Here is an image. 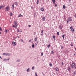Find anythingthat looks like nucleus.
I'll return each instance as SVG.
<instances>
[{
  "label": "nucleus",
  "mask_w": 76,
  "mask_h": 76,
  "mask_svg": "<svg viewBox=\"0 0 76 76\" xmlns=\"http://www.w3.org/2000/svg\"><path fill=\"white\" fill-rule=\"evenodd\" d=\"M70 29H71V31L72 32H74L75 31V29L74 28H73V26H71L70 27Z\"/></svg>",
  "instance_id": "4"
},
{
  "label": "nucleus",
  "mask_w": 76,
  "mask_h": 76,
  "mask_svg": "<svg viewBox=\"0 0 76 76\" xmlns=\"http://www.w3.org/2000/svg\"><path fill=\"white\" fill-rule=\"evenodd\" d=\"M28 26L29 27H31V26L30 25H29Z\"/></svg>",
  "instance_id": "47"
},
{
  "label": "nucleus",
  "mask_w": 76,
  "mask_h": 76,
  "mask_svg": "<svg viewBox=\"0 0 76 76\" xmlns=\"http://www.w3.org/2000/svg\"><path fill=\"white\" fill-rule=\"evenodd\" d=\"M12 44L13 46H16V43L13 41L12 42Z\"/></svg>",
  "instance_id": "5"
},
{
  "label": "nucleus",
  "mask_w": 76,
  "mask_h": 76,
  "mask_svg": "<svg viewBox=\"0 0 76 76\" xmlns=\"http://www.w3.org/2000/svg\"><path fill=\"white\" fill-rule=\"evenodd\" d=\"M14 4H13L12 5V9H13V10H14V7H14Z\"/></svg>",
  "instance_id": "13"
},
{
  "label": "nucleus",
  "mask_w": 76,
  "mask_h": 76,
  "mask_svg": "<svg viewBox=\"0 0 76 76\" xmlns=\"http://www.w3.org/2000/svg\"><path fill=\"white\" fill-rule=\"evenodd\" d=\"M21 41L22 42H24V41H23V39H21Z\"/></svg>",
  "instance_id": "30"
},
{
  "label": "nucleus",
  "mask_w": 76,
  "mask_h": 76,
  "mask_svg": "<svg viewBox=\"0 0 76 76\" xmlns=\"http://www.w3.org/2000/svg\"><path fill=\"white\" fill-rule=\"evenodd\" d=\"M57 35H59V32H57Z\"/></svg>",
  "instance_id": "31"
},
{
  "label": "nucleus",
  "mask_w": 76,
  "mask_h": 76,
  "mask_svg": "<svg viewBox=\"0 0 76 76\" xmlns=\"http://www.w3.org/2000/svg\"><path fill=\"white\" fill-rule=\"evenodd\" d=\"M75 69H76V66H75Z\"/></svg>",
  "instance_id": "62"
},
{
  "label": "nucleus",
  "mask_w": 76,
  "mask_h": 76,
  "mask_svg": "<svg viewBox=\"0 0 76 76\" xmlns=\"http://www.w3.org/2000/svg\"><path fill=\"white\" fill-rule=\"evenodd\" d=\"M9 6H7V7H6L5 8V10L6 11H8L9 10Z\"/></svg>",
  "instance_id": "3"
},
{
  "label": "nucleus",
  "mask_w": 76,
  "mask_h": 76,
  "mask_svg": "<svg viewBox=\"0 0 76 76\" xmlns=\"http://www.w3.org/2000/svg\"><path fill=\"white\" fill-rule=\"evenodd\" d=\"M31 69L32 70H34V66H33Z\"/></svg>",
  "instance_id": "33"
},
{
  "label": "nucleus",
  "mask_w": 76,
  "mask_h": 76,
  "mask_svg": "<svg viewBox=\"0 0 76 76\" xmlns=\"http://www.w3.org/2000/svg\"><path fill=\"white\" fill-rule=\"evenodd\" d=\"M2 6H0V9H1V8H2Z\"/></svg>",
  "instance_id": "41"
},
{
  "label": "nucleus",
  "mask_w": 76,
  "mask_h": 76,
  "mask_svg": "<svg viewBox=\"0 0 76 76\" xmlns=\"http://www.w3.org/2000/svg\"><path fill=\"white\" fill-rule=\"evenodd\" d=\"M68 70L69 71V72H71V68H70V66H69L67 68Z\"/></svg>",
  "instance_id": "7"
},
{
  "label": "nucleus",
  "mask_w": 76,
  "mask_h": 76,
  "mask_svg": "<svg viewBox=\"0 0 76 76\" xmlns=\"http://www.w3.org/2000/svg\"><path fill=\"white\" fill-rule=\"evenodd\" d=\"M59 28L60 29H61V30H62V28H63V26L61 25H60L59 26Z\"/></svg>",
  "instance_id": "6"
},
{
  "label": "nucleus",
  "mask_w": 76,
  "mask_h": 76,
  "mask_svg": "<svg viewBox=\"0 0 76 76\" xmlns=\"http://www.w3.org/2000/svg\"><path fill=\"white\" fill-rule=\"evenodd\" d=\"M63 46H62L61 47V49H63Z\"/></svg>",
  "instance_id": "48"
},
{
  "label": "nucleus",
  "mask_w": 76,
  "mask_h": 76,
  "mask_svg": "<svg viewBox=\"0 0 76 76\" xmlns=\"http://www.w3.org/2000/svg\"><path fill=\"white\" fill-rule=\"evenodd\" d=\"M29 70H30H30H31L30 69V68H28V69L26 70V71L27 72H29Z\"/></svg>",
  "instance_id": "12"
},
{
  "label": "nucleus",
  "mask_w": 76,
  "mask_h": 76,
  "mask_svg": "<svg viewBox=\"0 0 76 76\" xmlns=\"http://www.w3.org/2000/svg\"><path fill=\"white\" fill-rule=\"evenodd\" d=\"M50 47V44H49V45H48V48H49Z\"/></svg>",
  "instance_id": "17"
},
{
  "label": "nucleus",
  "mask_w": 76,
  "mask_h": 76,
  "mask_svg": "<svg viewBox=\"0 0 76 76\" xmlns=\"http://www.w3.org/2000/svg\"><path fill=\"white\" fill-rule=\"evenodd\" d=\"M64 36H65L64 34L62 36V37H63V39L64 38Z\"/></svg>",
  "instance_id": "27"
},
{
  "label": "nucleus",
  "mask_w": 76,
  "mask_h": 76,
  "mask_svg": "<svg viewBox=\"0 0 76 76\" xmlns=\"http://www.w3.org/2000/svg\"><path fill=\"white\" fill-rule=\"evenodd\" d=\"M0 58H1V59H2V58H1V56H0Z\"/></svg>",
  "instance_id": "56"
},
{
  "label": "nucleus",
  "mask_w": 76,
  "mask_h": 76,
  "mask_svg": "<svg viewBox=\"0 0 76 76\" xmlns=\"http://www.w3.org/2000/svg\"><path fill=\"white\" fill-rule=\"evenodd\" d=\"M63 9H66V6H65V5H63Z\"/></svg>",
  "instance_id": "22"
},
{
  "label": "nucleus",
  "mask_w": 76,
  "mask_h": 76,
  "mask_svg": "<svg viewBox=\"0 0 76 76\" xmlns=\"http://www.w3.org/2000/svg\"><path fill=\"white\" fill-rule=\"evenodd\" d=\"M20 32V31L19 30V29H18L17 30V32Z\"/></svg>",
  "instance_id": "38"
},
{
  "label": "nucleus",
  "mask_w": 76,
  "mask_h": 76,
  "mask_svg": "<svg viewBox=\"0 0 76 76\" xmlns=\"http://www.w3.org/2000/svg\"><path fill=\"white\" fill-rule=\"evenodd\" d=\"M49 66H50V67H52V64L50 63L49 64Z\"/></svg>",
  "instance_id": "29"
},
{
  "label": "nucleus",
  "mask_w": 76,
  "mask_h": 76,
  "mask_svg": "<svg viewBox=\"0 0 76 76\" xmlns=\"http://www.w3.org/2000/svg\"><path fill=\"white\" fill-rule=\"evenodd\" d=\"M14 23H15V25L16 26H17V25H18V24H17L16 21H14Z\"/></svg>",
  "instance_id": "15"
},
{
  "label": "nucleus",
  "mask_w": 76,
  "mask_h": 76,
  "mask_svg": "<svg viewBox=\"0 0 76 76\" xmlns=\"http://www.w3.org/2000/svg\"><path fill=\"white\" fill-rule=\"evenodd\" d=\"M53 39H55L56 38V37H55V36H53Z\"/></svg>",
  "instance_id": "25"
},
{
  "label": "nucleus",
  "mask_w": 76,
  "mask_h": 76,
  "mask_svg": "<svg viewBox=\"0 0 76 76\" xmlns=\"http://www.w3.org/2000/svg\"><path fill=\"white\" fill-rule=\"evenodd\" d=\"M43 35V34L42 33V34H41V35L42 36Z\"/></svg>",
  "instance_id": "57"
},
{
  "label": "nucleus",
  "mask_w": 76,
  "mask_h": 76,
  "mask_svg": "<svg viewBox=\"0 0 76 76\" xmlns=\"http://www.w3.org/2000/svg\"><path fill=\"white\" fill-rule=\"evenodd\" d=\"M43 56V53H41V56Z\"/></svg>",
  "instance_id": "39"
},
{
  "label": "nucleus",
  "mask_w": 76,
  "mask_h": 76,
  "mask_svg": "<svg viewBox=\"0 0 76 76\" xmlns=\"http://www.w3.org/2000/svg\"><path fill=\"white\" fill-rule=\"evenodd\" d=\"M5 7V5H4L2 6V8H3V7Z\"/></svg>",
  "instance_id": "40"
},
{
  "label": "nucleus",
  "mask_w": 76,
  "mask_h": 76,
  "mask_svg": "<svg viewBox=\"0 0 76 76\" xmlns=\"http://www.w3.org/2000/svg\"><path fill=\"white\" fill-rule=\"evenodd\" d=\"M75 50H76V48H75Z\"/></svg>",
  "instance_id": "61"
},
{
  "label": "nucleus",
  "mask_w": 76,
  "mask_h": 76,
  "mask_svg": "<svg viewBox=\"0 0 76 76\" xmlns=\"http://www.w3.org/2000/svg\"><path fill=\"white\" fill-rule=\"evenodd\" d=\"M7 56H11V54L7 53Z\"/></svg>",
  "instance_id": "10"
},
{
  "label": "nucleus",
  "mask_w": 76,
  "mask_h": 76,
  "mask_svg": "<svg viewBox=\"0 0 76 76\" xmlns=\"http://www.w3.org/2000/svg\"><path fill=\"white\" fill-rule=\"evenodd\" d=\"M55 6H56H56H57V4H55Z\"/></svg>",
  "instance_id": "50"
},
{
  "label": "nucleus",
  "mask_w": 76,
  "mask_h": 76,
  "mask_svg": "<svg viewBox=\"0 0 76 76\" xmlns=\"http://www.w3.org/2000/svg\"><path fill=\"white\" fill-rule=\"evenodd\" d=\"M52 1L53 3V4H54L55 3H56V1L55 0H52Z\"/></svg>",
  "instance_id": "18"
},
{
  "label": "nucleus",
  "mask_w": 76,
  "mask_h": 76,
  "mask_svg": "<svg viewBox=\"0 0 76 76\" xmlns=\"http://www.w3.org/2000/svg\"><path fill=\"white\" fill-rule=\"evenodd\" d=\"M9 29H10V31H11V28H10Z\"/></svg>",
  "instance_id": "59"
},
{
  "label": "nucleus",
  "mask_w": 76,
  "mask_h": 76,
  "mask_svg": "<svg viewBox=\"0 0 76 76\" xmlns=\"http://www.w3.org/2000/svg\"><path fill=\"white\" fill-rule=\"evenodd\" d=\"M20 59H18L16 61V62H20Z\"/></svg>",
  "instance_id": "21"
},
{
  "label": "nucleus",
  "mask_w": 76,
  "mask_h": 76,
  "mask_svg": "<svg viewBox=\"0 0 76 76\" xmlns=\"http://www.w3.org/2000/svg\"><path fill=\"white\" fill-rule=\"evenodd\" d=\"M5 31L6 33H8V32H9V30H5Z\"/></svg>",
  "instance_id": "14"
},
{
  "label": "nucleus",
  "mask_w": 76,
  "mask_h": 76,
  "mask_svg": "<svg viewBox=\"0 0 76 76\" xmlns=\"http://www.w3.org/2000/svg\"><path fill=\"white\" fill-rule=\"evenodd\" d=\"M75 55H76V54H75V53L74 54V56H75Z\"/></svg>",
  "instance_id": "58"
},
{
  "label": "nucleus",
  "mask_w": 76,
  "mask_h": 76,
  "mask_svg": "<svg viewBox=\"0 0 76 76\" xmlns=\"http://www.w3.org/2000/svg\"><path fill=\"white\" fill-rule=\"evenodd\" d=\"M35 41H37V38L36 37L35 39H34Z\"/></svg>",
  "instance_id": "26"
},
{
  "label": "nucleus",
  "mask_w": 76,
  "mask_h": 76,
  "mask_svg": "<svg viewBox=\"0 0 76 76\" xmlns=\"http://www.w3.org/2000/svg\"><path fill=\"white\" fill-rule=\"evenodd\" d=\"M5 60H7V59H4V61H5Z\"/></svg>",
  "instance_id": "54"
},
{
  "label": "nucleus",
  "mask_w": 76,
  "mask_h": 76,
  "mask_svg": "<svg viewBox=\"0 0 76 76\" xmlns=\"http://www.w3.org/2000/svg\"><path fill=\"white\" fill-rule=\"evenodd\" d=\"M76 71H74L73 72V73H74V75H75V74H76Z\"/></svg>",
  "instance_id": "37"
},
{
  "label": "nucleus",
  "mask_w": 76,
  "mask_h": 76,
  "mask_svg": "<svg viewBox=\"0 0 76 76\" xmlns=\"http://www.w3.org/2000/svg\"><path fill=\"white\" fill-rule=\"evenodd\" d=\"M10 16H12V12H10Z\"/></svg>",
  "instance_id": "23"
},
{
  "label": "nucleus",
  "mask_w": 76,
  "mask_h": 76,
  "mask_svg": "<svg viewBox=\"0 0 76 76\" xmlns=\"http://www.w3.org/2000/svg\"><path fill=\"white\" fill-rule=\"evenodd\" d=\"M21 16H22V15H21V14H20V15L18 16V17H21Z\"/></svg>",
  "instance_id": "34"
},
{
  "label": "nucleus",
  "mask_w": 76,
  "mask_h": 76,
  "mask_svg": "<svg viewBox=\"0 0 76 76\" xmlns=\"http://www.w3.org/2000/svg\"><path fill=\"white\" fill-rule=\"evenodd\" d=\"M13 27L14 28H15V26L14 25L13 26Z\"/></svg>",
  "instance_id": "52"
},
{
  "label": "nucleus",
  "mask_w": 76,
  "mask_h": 76,
  "mask_svg": "<svg viewBox=\"0 0 76 76\" xmlns=\"http://www.w3.org/2000/svg\"><path fill=\"white\" fill-rule=\"evenodd\" d=\"M37 44H38V42H37Z\"/></svg>",
  "instance_id": "64"
},
{
  "label": "nucleus",
  "mask_w": 76,
  "mask_h": 76,
  "mask_svg": "<svg viewBox=\"0 0 76 76\" xmlns=\"http://www.w3.org/2000/svg\"><path fill=\"white\" fill-rule=\"evenodd\" d=\"M37 43H35V47H36V46H37Z\"/></svg>",
  "instance_id": "42"
},
{
  "label": "nucleus",
  "mask_w": 76,
  "mask_h": 76,
  "mask_svg": "<svg viewBox=\"0 0 76 76\" xmlns=\"http://www.w3.org/2000/svg\"><path fill=\"white\" fill-rule=\"evenodd\" d=\"M34 18H35V16H36V14H35V13H34Z\"/></svg>",
  "instance_id": "28"
},
{
  "label": "nucleus",
  "mask_w": 76,
  "mask_h": 76,
  "mask_svg": "<svg viewBox=\"0 0 76 76\" xmlns=\"http://www.w3.org/2000/svg\"><path fill=\"white\" fill-rule=\"evenodd\" d=\"M45 17H42V20L43 21H45Z\"/></svg>",
  "instance_id": "9"
},
{
  "label": "nucleus",
  "mask_w": 76,
  "mask_h": 76,
  "mask_svg": "<svg viewBox=\"0 0 76 76\" xmlns=\"http://www.w3.org/2000/svg\"><path fill=\"white\" fill-rule=\"evenodd\" d=\"M66 22L67 24H68L69 23V22H71L72 21V17H69L68 19H67Z\"/></svg>",
  "instance_id": "1"
},
{
  "label": "nucleus",
  "mask_w": 76,
  "mask_h": 76,
  "mask_svg": "<svg viewBox=\"0 0 76 76\" xmlns=\"http://www.w3.org/2000/svg\"><path fill=\"white\" fill-rule=\"evenodd\" d=\"M41 33H42H42H43V30L42 31Z\"/></svg>",
  "instance_id": "46"
},
{
  "label": "nucleus",
  "mask_w": 76,
  "mask_h": 76,
  "mask_svg": "<svg viewBox=\"0 0 76 76\" xmlns=\"http://www.w3.org/2000/svg\"><path fill=\"white\" fill-rule=\"evenodd\" d=\"M39 0H37V4H38L39 3Z\"/></svg>",
  "instance_id": "19"
},
{
  "label": "nucleus",
  "mask_w": 76,
  "mask_h": 76,
  "mask_svg": "<svg viewBox=\"0 0 76 76\" xmlns=\"http://www.w3.org/2000/svg\"><path fill=\"white\" fill-rule=\"evenodd\" d=\"M71 46L72 47H73V44H72V45H71Z\"/></svg>",
  "instance_id": "49"
},
{
  "label": "nucleus",
  "mask_w": 76,
  "mask_h": 76,
  "mask_svg": "<svg viewBox=\"0 0 76 76\" xmlns=\"http://www.w3.org/2000/svg\"><path fill=\"white\" fill-rule=\"evenodd\" d=\"M1 34V32H0V34Z\"/></svg>",
  "instance_id": "63"
},
{
  "label": "nucleus",
  "mask_w": 76,
  "mask_h": 76,
  "mask_svg": "<svg viewBox=\"0 0 76 76\" xmlns=\"http://www.w3.org/2000/svg\"><path fill=\"white\" fill-rule=\"evenodd\" d=\"M32 48H34L35 47V45H32Z\"/></svg>",
  "instance_id": "24"
},
{
  "label": "nucleus",
  "mask_w": 76,
  "mask_h": 76,
  "mask_svg": "<svg viewBox=\"0 0 76 76\" xmlns=\"http://www.w3.org/2000/svg\"><path fill=\"white\" fill-rule=\"evenodd\" d=\"M42 74H43V76H45V74H44V73H43V72H42Z\"/></svg>",
  "instance_id": "44"
},
{
  "label": "nucleus",
  "mask_w": 76,
  "mask_h": 76,
  "mask_svg": "<svg viewBox=\"0 0 76 76\" xmlns=\"http://www.w3.org/2000/svg\"><path fill=\"white\" fill-rule=\"evenodd\" d=\"M31 40H29V42H31Z\"/></svg>",
  "instance_id": "55"
},
{
  "label": "nucleus",
  "mask_w": 76,
  "mask_h": 76,
  "mask_svg": "<svg viewBox=\"0 0 76 76\" xmlns=\"http://www.w3.org/2000/svg\"><path fill=\"white\" fill-rule=\"evenodd\" d=\"M74 16L76 18V13L75 14V15H74Z\"/></svg>",
  "instance_id": "35"
},
{
  "label": "nucleus",
  "mask_w": 76,
  "mask_h": 76,
  "mask_svg": "<svg viewBox=\"0 0 76 76\" xmlns=\"http://www.w3.org/2000/svg\"><path fill=\"white\" fill-rule=\"evenodd\" d=\"M55 70L56 71V72H58L59 71V69H58V68H57V67H56L55 68Z\"/></svg>",
  "instance_id": "8"
},
{
  "label": "nucleus",
  "mask_w": 76,
  "mask_h": 76,
  "mask_svg": "<svg viewBox=\"0 0 76 76\" xmlns=\"http://www.w3.org/2000/svg\"><path fill=\"white\" fill-rule=\"evenodd\" d=\"M20 32H22V31H20Z\"/></svg>",
  "instance_id": "60"
},
{
  "label": "nucleus",
  "mask_w": 76,
  "mask_h": 76,
  "mask_svg": "<svg viewBox=\"0 0 76 76\" xmlns=\"http://www.w3.org/2000/svg\"><path fill=\"white\" fill-rule=\"evenodd\" d=\"M41 10L42 11V12H43V11H44V8H42L41 9Z\"/></svg>",
  "instance_id": "20"
},
{
  "label": "nucleus",
  "mask_w": 76,
  "mask_h": 76,
  "mask_svg": "<svg viewBox=\"0 0 76 76\" xmlns=\"http://www.w3.org/2000/svg\"><path fill=\"white\" fill-rule=\"evenodd\" d=\"M31 9H34V8L32 7H31Z\"/></svg>",
  "instance_id": "51"
},
{
  "label": "nucleus",
  "mask_w": 76,
  "mask_h": 76,
  "mask_svg": "<svg viewBox=\"0 0 76 76\" xmlns=\"http://www.w3.org/2000/svg\"><path fill=\"white\" fill-rule=\"evenodd\" d=\"M14 4H15V5H16V6H18V3H17V2H15L14 3Z\"/></svg>",
  "instance_id": "16"
},
{
  "label": "nucleus",
  "mask_w": 76,
  "mask_h": 76,
  "mask_svg": "<svg viewBox=\"0 0 76 76\" xmlns=\"http://www.w3.org/2000/svg\"><path fill=\"white\" fill-rule=\"evenodd\" d=\"M51 54H54V52L53 51H51Z\"/></svg>",
  "instance_id": "32"
},
{
  "label": "nucleus",
  "mask_w": 76,
  "mask_h": 76,
  "mask_svg": "<svg viewBox=\"0 0 76 76\" xmlns=\"http://www.w3.org/2000/svg\"><path fill=\"white\" fill-rule=\"evenodd\" d=\"M35 75L36 76H38V75H37V72L35 73Z\"/></svg>",
  "instance_id": "36"
},
{
  "label": "nucleus",
  "mask_w": 76,
  "mask_h": 76,
  "mask_svg": "<svg viewBox=\"0 0 76 76\" xmlns=\"http://www.w3.org/2000/svg\"><path fill=\"white\" fill-rule=\"evenodd\" d=\"M0 31H2V29H1V28L0 27Z\"/></svg>",
  "instance_id": "43"
},
{
  "label": "nucleus",
  "mask_w": 76,
  "mask_h": 76,
  "mask_svg": "<svg viewBox=\"0 0 76 76\" xmlns=\"http://www.w3.org/2000/svg\"><path fill=\"white\" fill-rule=\"evenodd\" d=\"M72 61V62L71 65V66L72 68V69H74V68H75V67L76 66V65L75 64V62H74V61Z\"/></svg>",
  "instance_id": "2"
},
{
  "label": "nucleus",
  "mask_w": 76,
  "mask_h": 76,
  "mask_svg": "<svg viewBox=\"0 0 76 76\" xmlns=\"http://www.w3.org/2000/svg\"><path fill=\"white\" fill-rule=\"evenodd\" d=\"M70 2L72 0H68Z\"/></svg>",
  "instance_id": "53"
},
{
  "label": "nucleus",
  "mask_w": 76,
  "mask_h": 76,
  "mask_svg": "<svg viewBox=\"0 0 76 76\" xmlns=\"http://www.w3.org/2000/svg\"><path fill=\"white\" fill-rule=\"evenodd\" d=\"M62 65H63V64H64V63H63V62H62Z\"/></svg>",
  "instance_id": "45"
},
{
  "label": "nucleus",
  "mask_w": 76,
  "mask_h": 76,
  "mask_svg": "<svg viewBox=\"0 0 76 76\" xmlns=\"http://www.w3.org/2000/svg\"><path fill=\"white\" fill-rule=\"evenodd\" d=\"M2 55H4V56H7V53H4L2 54Z\"/></svg>",
  "instance_id": "11"
}]
</instances>
